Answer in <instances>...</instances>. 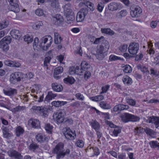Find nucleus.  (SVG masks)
I'll list each match as a JSON object with an SVG mask.
<instances>
[{
  "instance_id": "obj_46",
  "label": "nucleus",
  "mask_w": 159,
  "mask_h": 159,
  "mask_svg": "<svg viewBox=\"0 0 159 159\" xmlns=\"http://www.w3.org/2000/svg\"><path fill=\"white\" fill-rule=\"evenodd\" d=\"M123 71L125 73H130L131 72L132 69L131 67L128 65H126L124 67Z\"/></svg>"
},
{
  "instance_id": "obj_55",
  "label": "nucleus",
  "mask_w": 159,
  "mask_h": 159,
  "mask_svg": "<svg viewBox=\"0 0 159 159\" xmlns=\"http://www.w3.org/2000/svg\"><path fill=\"white\" fill-rule=\"evenodd\" d=\"M35 13L37 15L41 16L43 14V11L40 8L38 9L35 10Z\"/></svg>"
},
{
  "instance_id": "obj_32",
  "label": "nucleus",
  "mask_w": 159,
  "mask_h": 159,
  "mask_svg": "<svg viewBox=\"0 0 159 159\" xmlns=\"http://www.w3.org/2000/svg\"><path fill=\"white\" fill-rule=\"evenodd\" d=\"M67 102L62 101H53L52 102V104L56 107L61 106L66 104Z\"/></svg>"
},
{
  "instance_id": "obj_59",
  "label": "nucleus",
  "mask_w": 159,
  "mask_h": 159,
  "mask_svg": "<svg viewBox=\"0 0 159 159\" xmlns=\"http://www.w3.org/2000/svg\"><path fill=\"white\" fill-rule=\"evenodd\" d=\"M39 43V39L38 38H35L34 39L33 44V47L34 49H35L37 47L38 44Z\"/></svg>"
},
{
  "instance_id": "obj_34",
  "label": "nucleus",
  "mask_w": 159,
  "mask_h": 159,
  "mask_svg": "<svg viewBox=\"0 0 159 159\" xmlns=\"http://www.w3.org/2000/svg\"><path fill=\"white\" fill-rule=\"evenodd\" d=\"M101 31L102 33L108 34L111 35H113L115 33L110 28H102Z\"/></svg>"
},
{
  "instance_id": "obj_50",
  "label": "nucleus",
  "mask_w": 159,
  "mask_h": 159,
  "mask_svg": "<svg viewBox=\"0 0 159 159\" xmlns=\"http://www.w3.org/2000/svg\"><path fill=\"white\" fill-rule=\"evenodd\" d=\"M148 47L149 48V50H147L149 54H154L155 52L152 49V46L153 45L152 43H148Z\"/></svg>"
},
{
  "instance_id": "obj_40",
  "label": "nucleus",
  "mask_w": 159,
  "mask_h": 159,
  "mask_svg": "<svg viewBox=\"0 0 159 159\" xmlns=\"http://www.w3.org/2000/svg\"><path fill=\"white\" fill-rule=\"evenodd\" d=\"M144 129L146 134L149 136H152L155 134L154 131L149 128H146Z\"/></svg>"
},
{
  "instance_id": "obj_21",
  "label": "nucleus",
  "mask_w": 159,
  "mask_h": 159,
  "mask_svg": "<svg viewBox=\"0 0 159 159\" xmlns=\"http://www.w3.org/2000/svg\"><path fill=\"white\" fill-rule=\"evenodd\" d=\"M10 34L12 37L16 39H19L21 36L20 32L17 30H13L10 32Z\"/></svg>"
},
{
  "instance_id": "obj_8",
  "label": "nucleus",
  "mask_w": 159,
  "mask_h": 159,
  "mask_svg": "<svg viewBox=\"0 0 159 159\" xmlns=\"http://www.w3.org/2000/svg\"><path fill=\"white\" fill-rule=\"evenodd\" d=\"M122 120L125 122H127L129 121L136 122L139 121L140 118L133 115L126 113L125 116L122 118Z\"/></svg>"
},
{
  "instance_id": "obj_61",
  "label": "nucleus",
  "mask_w": 159,
  "mask_h": 159,
  "mask_svg": "<svg viewBox=\"0 0 159 159\" xmlns=\"http://www.w3.org/2000/svg\"><path fill=\"white\" fill-rule=\"evenodd\" d=\"M4 63L6 65H7L11 67H12L13 66V61H4Z\"/></svg>"
},
{
  "instance_id": "obj_60",
  "label": "nucleus",
  "mask_w": 159,
  "mask_h": 159,
  "mask_svg": "<svg viewBox=\"0 0 159 159\" xmlns=\"http://www.w3.org/2000/svg\"><path fill=\"white\" fill-rule=\"evenodd\" d=\"M75 71L76 67H72L70 69L69 72L70 75H73L75 74H76V72H75Z\"/></svg>"
},
{
  "instance_id": "obj_10",
  "label": "nucleus",
  "mask_w": 159,
  "mask_h": 159,
  "mask_svg": "<svg viewBox=\"0 0 159 159\" xmlns=\"http://www.w3.org/2000/svg\"><path fill=\"white\" fill-rule=\"evenodd\" d=\"M88 12V9L82 8L77 14L76 17L77 21L81 22L82 21L84 20L85 16L87 14Z\"/></svg>"
},
{
  "instance_id": "obj_36",
  "label": "nucleus",
  "mask_w": 159,
  "mask_h": 159,
  "mask_svg": "<svg viewBox=\"0 0 159 159\" xmlns=\"http://www.w3.org/2000/svg\"><path fill=\"white\" fill-rule=\"evenodd\" d=\"M99 105L100 107L103 109H109L111 108L110 105L106 102L101 101L100 102Z\"/></svg>"
},
{
  "instance_id": "obj_39",
  "label": "nucleus",
  "mask_w": 159,
  "mask_h": 159,
  "mask_svg": "<svg viewBox=\"0 0 159 159\" xmlns=\"http://www.w3.org/2000/svg\"><path fill=\"white\" fill-rule=\"evenodd\" d=\"M24 132V129L20 126L17 127L16 129V134L17 136H19L22 134Z\"/></svg>"
},
{
  "instance_id": "obj_25",
  "label": "nucleus",
  "mask_w": 159,
  "mask_h": 159,
  "mask_svg": "<svg viewBox=\"0 0 159 159\" xmlns=\"http://www.w3.org/2000/svg\"><path fill=\"white\" fill-rule=\"evenodd\" d=\"M52 20L53 22H54V24L57 25L62 22L64 20L63 18L61 15L57 14L55 16L53 17Z\"/></svg>"
},
{
  "instance_id": "obj_37",
  "label": "nucleus",
  "mask_w": 159,
  "mask_h": 159,
  "mask_svg": "<svg viewBox=\"0 0 159 159\" xmlns=\"http://www.w3.org/2000/svg\"><path fill=\"white\" fill-rule=\"evenodd\" d=\"M87 149L88 150H89L90 152H94V154L95 155L98 156L99 154V149L97 148L88 147Z\"/></svg>"
},
{
  "instance_id": "obj_9",
  "label": "nucleus",
  "mask_w": 159,
  "mask_h": 159,
  "mask_svg": "<svg viewBox=\"0 0 159 159\" xmlns=\"http://www.w3.org/2000/svg\"><path fill=\"white\" fill-rule=\"evenodd\" d=\"M139 48L138 43L135 42L131 43L128 48L129 52L131 55H136L139 50Z\"/></svg>"
},
{
  "instance_id": "obj_56",
  "label": "nucleus",
  "mask_w": 159,
  "mask_h": 159,
  "mask_svg": "<svg viewBox=\"0 0 159 159\" xmlns=\"http://www.w3.org/2000/svg\"><path fill=\"white\" fill-rule=\"evenodd\" d=\"M75 145L79 147L82 148L84 145V142L82 140H79L76 142Z\"/></svg>"
},
{
  "instance_id": "obj_35",
  "label": "nucleus",
  "mask_w": 159,
  "mask_h": 159,
  "mask_svg": "<svg viewBox=\"0 0 159 159\" xmlns=\"http://www.w3.org/2000/svg\"><path fill=\"white\" fill-rule=\"evenodd\" d=\"M56 96V95L53 93L52 92H49L48 93V95L44 99V101L48 102L49 101L51 100L52 98H54Z\"/></svg>"
},
{
  "instance_id": "obj_14",
  "label": "nucleus",
  "mask_w": 159,
  "mask_h": 159,
  "mask_svg": "<svg viewBox=\"0 0 159 159\" xmlns=\"http://www.w3.org/2000/svg\"><path fill=\"white\" fill-rule=\"evenodd\" d=\"M64 136L67 139H73L76 137L75 132H73L69 128H66L64 133Z\"/></svg>"
},
{
  "instance_id": "obj_62",
  "label": "nucleus",
  "mask_w": 159,
  "mask_h": 159,
  "mask_svg": "<svg viewBox=\"0 0 159 159\" xmlns=\"http://www.w3.org/2000/svg\"><path fill=\"white\" fill-rule=\"evenodd\" d=\"M91 76L90 72L89 71H87L86 70L85 71L84 75V77L85 79H88Z\"/></svg>"
},
{
  "instance_id": "obj_54",
  "label": "nucleus",
  "mask_w": 159,
  "mask_h": 159,
  "mask_svg": "<svg viewBox=\"0 0 159 159\" xmlns=\"http://www.w3.org/2000/svg\"><path fill=\"white\" fill-rule=\"evenodd\" d=\"M126 102L128 104L132 106H134L136 104V101L132 99H127Z\"/></svg>"
},
{
  "instance_id": "obj_26",
  "label": "nucleus",
  "mask_w": 159,
  "mask_h": 159,
  "mask_svg": "<svg viewBox=\"0 0 159 159\" xmlns=\"http://www.w3.org/2000/svg\"><path fill=\"white\" fill-rule=\"evenodd\" d=\"M35 138L37 141L41 143L48 140V138L45 135L42 134H38Z\"/></svg>"
},
{
  "instance_id": "obj_48",
  "label": "nucleus",
  "mask_w": 159,
  "mask_h": 159,
  "mask_svg": "<svg viewBox=\"0 0 159 159\" xmlns=\"http://www.w3.org/2000/svg\"><path fill=\"white\" fill-rule=\"evenodd\" d=\"M51 6L53 7H58L59 6V0H51Z\"/></svg>"
},
{
  "instance_id": "obj_23",
  "label": "nucleus",
  "mask_w": 159,
  "mask_h": 159,
  "mask_svg": "<svg viewBox=\"0 0 159 159\" xmlns=\"http://www.w3.org/2000/svg\"><path fill=\"white\" fill-rule=\"evenodd\" d=\"M3 92L5 94L10 96H13L17 93V90L16 89L11 88L7 90L4 89Z\"/></svg>"
},
{
  "instance_id": "obj_1",
  "label": "nucleus",
  "mask_w": 159,
  "mask_h": 159,
  "mask_svg": "<svg viewBox=\"0 0 159 159\" xmlns=\"http://www.w3.org/2000/svg\"><path fill=\"white\" fill-rule=\"evenodd\" d=\"M52 152L56 154L57 159L63 158L66 155H68L70 153V150L67 149H64V145L62 143H59L52 150Z\"/></svg>"
},
{
  "instance_id": "obj_31",
  "label": "nucleus",
  "mask_w": 159,
  "mask_h": 159,
  "mask_svg": "<svg viewBox=\"0 0 159 159\" xmlns=\"http://www.w3.org/2000/svg\"><path fill=\"white\" fill-rule=\"evenodd\" d=\"M122 81L125 84L127 85H130L132 83V79L127 75H125L123 77Z\"/></svg>"
},
{
  "instance_id": "obj_2",
  "label": "nucleus",
  "mask_w": 159,
  "mask_h": 159,
  "mask_svg": "<svg viewBox=\"0 0 159 159\" xmlns=\"http://www.w3.org/2000/svg\"><path fill=\"white\" fill-rule=\"evenodd\" d=\"M52 41V39L50 36H45L40 39L39 46L43 50L46 51L51 46Z\"/></svg>"
},
{
  "instance_id": "obj_30",
  "label": "nucleus",
  "mask_w": 159,
  "mask_h": 159,
  "mask_svg": "<svg viewBox=\"0 0 159 159\" xmlns=\"http://www.w3.org/2000/svg\"><path fill=\"white\" fill-rule=\"evenodd\" d=\"M127 13L126 10H122L116 13V17L118 18L121 19L122 17L125 16Z\"/></svg>"
},
{
  "instance_id": "obj_58",
  "label": "nucleus",
  "mask_w": 159,
  "mask_h": 159,
  "mask_svg": "<svg viewBox=\"0 0 159 159\" xmlns=\"http://www.w3.org/2000/svg\"><path fill=\"white\" fill-rule=\"evenodd\" d=\"M118 105L120 111L126 110L129 108V106L127 105L124 104H119Z\"/></svg>"
},
{
  "instance_id": "obj_52",
  "label": "nucleus",
  "mask_w": 159,
  "mask_h": 159,
  "mask_svg": "<svg viewBox=\"0 0 159 159\" xmlns=\"http://www.w3.org/2000/svg\"><path fill=\"white\" fill-rule=\"evenodd\" d=\"M52 126L49 124H47L45 126V129L48 133H51Z\"/></svg>"
},
{
  "instance_id": "obj_24",
  "label": "nucleus",
  "mask_w": 159,
  "mask_h": 159,
  "mask_svg": "<svg viewBox=\"0 0 159 159\" xmlns=\"http://www.w3.org/2000/svg\"><path fill=\"white\" fill-rule=\"evenodd\" d=\"M106 53L102 51V50L98 49L97 51V53L95 55L96 57L98 59L102 60L104 58L106 54Z\"/></svg>"
},
{
  "instance_id": "obj_43",
  "label": "nucleus",
  "mask_w": 159,
  "mask_h": 159,
  "mask_svg": "<svg viewBox=\"0 0 159 159\" xmlns=\"http://www.w3.org/2000/svg\"><path fill=\"white\" fill-rule=\"evenodd\" d=\"M109 59L111 61H115L119 60H123V58L114 55H111L109 57Z\"/></svg>"
},
{
  "instance_id": "obj_11",
  "label": "nucleus",
  "mask_w": 159,
  "mask_h": 159,
  "mask_svg": "<svg viewBox=\"0 0 159 159\" xmlns=\"http://www.w3.org/2000/svg\"><path fill=\"white\" fill-rule=\"evenodd\" d=\"M32 109L33 110L39 111L40 112V114L44 117H46L48 116V109L46 107L42 106H33Z\"/></svg>"
},
{
  "instance_id": "obj_42",
  "label": "nucleus",
  "mask_w": 159,
  "mask_h": 159,
  "mask_svg": "<svg viewBox=\"0 0 159 159\" xmlns=\"http://www.w3.org/2000/svg\"><path fill=\"white\" fill-rule=\"evenodd\" d=\"M63 71V68L61 66H59L55 68L54 71V73L56 75H58Z\"/></svg>"
},
{
  "instance_id": "obj_17",
  "label": "nucleus",
  "mask_w": 159,
  "mask_h": 159,
  "mask_svg": "<svg viewBox=\"0 0 159 159\" xmlns=\"http://www.w3.org/2000/svg\"><path fill=\"white\" fill-rule=\"evenodd\" d=\"M8 9L15 13L18 12L20 11L19 6L16 2L10 3L8 6Z\"/></svg>"
},
{
  "instance_id": "obj_27",
  "label": "nucleus",
  "mask_w": 159,
  "mask_h": 159,
  "mask_svg": "<svg viewBox=\"0 0 159 159\" xmlns=\"http://www.w3.org/2000/svg\"><path fill=\"white\" fill-rule=\"evenodd\" d=\"M51 86L52 89L56 92H61L63 89L62 86L57 83H52Z\"/></svg>"
},
{
  "instance_id": "obj_5",
  "label": "nucleus",
  "mask_w": 159,
  "mask_h": 159,
  "mask_svg": "<svg viewBox=\"0 0 159 159\" xmlns=\"http://www.w3.org/2000/svg\"><path fill=\"white\" fill-rule=\"evenodd\" d=\"M64 9V12L68 19L73 20L74 19L73 12L71 9V5L69 3L65 4L63 7Z\"/></svg>"
},
{
  "instance_id": "obj_44",
  "label": "nucleus",
  "mask_w": 159,
  "mask_h": 159,
  "mask_svg": "<svg viewBox=\"0 0 159 159\" xmlns=\"http://www.w3.org/2000/svg\"><path fill=\"white\" fill-rule=\"evenodd\" d=\"M121 132V128L118 126H116L113 130V134L115 136H117L118 134Z\"/></svg>"
},
{
  "instance_id": "obj_19",
  "label": "nucleus",
  "mask_w": 159,
  "mask_h": 159,
  "mask_svg": "<svg viewBox=\"0 0 159 159\" xmlns=\"http://www.w3.org/2000/svg\"><path fill=\"white\" fill-rule=\"evenodd\" d=\"M93 4L91 2H81L79 4V6L81 7H84L85 6L89 8L91 11H93L94 10V7Z\"/></svg>"
},
{
  "instance_id": "obj_3",
  "label": "nucleus",
  "mask_w": 159,
  "mask_h": 159,
  "mask_svg": "<svg viewBox=\"0 0 159 159\" xmlns=\"http://www.w3.org/2000/svg\"><path fill=\"white\" fill-rule=\"evenodd\" d=\"M130 15L132 18H137L140 16L142 11L139 6L132 5L130 8Z\"/></svg>"
},
{
  "instance_id": "obj_29",
  "label": "nucleus",
  "mask_w": 159,
  "mask_h": 159,
  "mask_svg": "<svg viewBox=\"0 0 159 159\" xmlns=\"http://www.w3.org/2000/svg\"><path fill=\"white\" fill-rule=\"evenodd\" d=\"M90 124L92 127L96 131L98 130L100 128L99 123L96 120H92L90 122Z\"/></svg>"
},
{
  "instance_id": "obj_18",
  "label": "nucleus",
  "mask_w": 159,
  "mask_h": 159,
  "mask_svg": "<svg viewBox=\"0 0 159 159\" xmlns=\"http://www.w3.org/2000/svg\"><path fill=\"white\" fill-rule=\"evenodd\" d=\"M148 120L149 123L154 124L157 128L159 127V117L154 116L150 117L148 118Z\"/></svg>"
},
{
  "instance_id": "obj_45",
  "label": "nucleus",
  "mask_w": 159,
  "mask_h": 159,
  "mask_svg": "<svg viewBox=\"0 0 159 159\" xmlns=\"http://www.w3.org/2000/svg\"><path fill=\"white\" fill-rule=\"evenodd\" d=\"M127 46L126 44H122L119 47V50L121 52H125L127 49Z\"/></svg>"
},
{
  "instance_id": "obj_57",
  "label": "nucleus",
  "mask_w": 159,
  "mask_h": 159,
  "mask_svg": "<svg viewBox=\"0 0 159 159\" xmlns=\"http://www.w3.org/2000/svg\"><path fill=\"white\" fill-rule=\"evenodd\" d=\"M104 7V4H102V2H101L98 4L97 6V9L100 12H101L102 11Z\"/></svg>"
},
{
  "instance_id": "obj_38",
  "label": "nucleus",
  "mask_w": 159,
  "mask_h": 159,
  "mask_svg": "<svg viewBox=\"0 0 159 159\" xmlns=\"http://www.w3.org/2000/svg\"><path fill=\"white\" fill-rule=\"evenodd\" d=\"M104 99V97L102 95H99L94 97H93L90 98V99L94 101H100Z\"/></svg>"
},
{
  "instance_id": "obj_13",
  "label": "nucleus",
  "mask_w": 159,
  "mask_h": 159,
  "mask_svg": "<svg viewBox=\"0 0 159 159\" xmlns=\"http://www.w3.org/2000/svg\"><path fill=\"white\" fill-rule=\"evenodd\" d=\"M8 156L16 159H22L23 156L21 154L15 150L10 149L7 152Z\"/></svg>"
},
{
  "instance_id": "obj_4",
  "label": "nucleus",
  "mask_w": 159,
  "mask_h": 159,
  "mask_svg": "<svg viewBox=\"0 0 159 159\" xmlns=\"http://www.w3.org/2000/svg\"><path fill=\"white\" fill-rule=\"evenodd\" d=\"M11 41V38L10 36H7L5 37L0 41V48L4 52H7L9 48L8 45Z\"/></svg>"
},
{
  "instance_id": "obj_33",
  "label": "nucleus",
  "mask_w": 159,
  "mask_h": 159,
  "mask_svg": "<svg viewBox=\"0 0 159 159\" xmlns=\"http://www.w3.org/2000/svg\"><path fill=\"white\" fill-rule=\"evenodd\" d=\"M64 82L66 84H73L75 81V79L72 77H68L64 79Z\"/></svg>"
},
{
  "instance_id": "obj_63",
  "label": "nucleus",
  "mask_w": 159,
  "mask_h": 159,
  "mask_svg": "<svg viewBox=\"0 0 159 159\" xmlns=\"http://www.w3.org/2000/svg\"><path fill=\"white\" fill-rule=\"evenodd\" d=\"M1 23L7 27L9 24V21L6 19H4L2 22Z\"/></svg>"
},
{
  "instance_id": "obj_51",
  "label": "nucleus",
  "mask_w": 159,
  "mask_h": 159,
  "mask_svg": "<svg viewBox=\"0 0 159 159\" xmlns=\"http://www.w3.org/2000/svg\"><path fill=\"white\" fill-rule=\"evenodd\" d=\"M110 87V86L108 85H107L102 87L101 89L102 91L100 93L102 94L106 93L109 88Z\"/></svg>"
},
{
  "instance_id": "obj_41",
  "label": "nucleus",
  "mask_w": 159,
  "mask_h": 159,
  "mask_svg": "<svg viewBox=\"0 0 159 159\" xmlns=\"http://www.w3.org/2000/svg\"><path fill=\"white\" fill-rule=\"evenodd\" d=\"M149 144L152 148H155L157 147L159 149V143L157 141H151L150 142Z\"/></svg>"
},
{
  "instance_id": "obj_53",
  "label": "nucleus",
  "mask_w": 159,
  "mask_h": 159,
  "mask_svg": "<svg viewBox=\"0 0 159 159\" xmlns=\"http://www.w3.org/2000/svg\"><path fill=\"white\" fill-rule=\"evenodd\" d=\"M103 36H101L100 38H96L95 40L93 43V44H97L99 43L102 42L103 40H105Z\"/></svg>"
},
{
  "instance_id": "obj_15",
  "label": "nucleus",
  "mask_w": 159,
  "mask_h": 159,
  "mask_svg": "<svg viewBox=\"0 0 159 159\" xmlns=\"http://www.w3.org/2000/svg\"><path fill=\"white\" fill-rule=\"evenodd\" d=\"M9 127L3 126L2 128L3 137L7 139H10L12 136V133L10 130Z\"/></svg>"
},
{
  "instance_id": "obj_28",
  "label": "nucleus",
  "mask_w": 159,
  "mask_h": 159,
  "mask_svg": "<svg viewBox=\"0 0 159 159\" xmlns=\"http://www.w3.org/2000/svg\"><path fill=\"white\" fill-rule=\"evenodd\" d=\"M54 43L56 44H60L62 41V39L58 33H54Z\"/></svg>"
},
{
  "instance_id": "obj_16",
  "label": "nucleus",
  "mask_w": 159,
  "mask_h": 159,
  "mask_svg": "<svg viewBox=\"0 0 159 159\" xmlns=\"http://www.w3.org/2000/svg\"><path fill=\"white\" fill-rule=\"evenodd\" d=\"M110 45L106 39L103 40L101 45L99 46L98 48L102 50V51L106 52L109 49Z\"/></svg>"
},
{
  "instance_id": "obj_64",
  "label": "nucleus",
  "mask_w": 159,
  "mask_h": 159,
  "mask_svg": "<svg viewBox=\"0 0 159 159\" xmlns=\"http://www.w3.org/2000/svg\"><path fill=\"white\" fill-rule=\"evenodd\" d=\"M76 97L78 99L81 100H83L84 98V97L80 93H77L76 94Z\"/></svg>"
},
{
  "instance_id": "obj_12",
  "label": "nucleus",
  "mask_w": 159,
  "mask_h": 159,
  "mask_svg": "<svg viewBox=\"0 0 159 159\" xmlns=\"http://www.w3.org/2000/svg\"><path fill=\"white\" fill-rule=\"evenodd\" d=\"M65 113L64 111H60L57 112L53 115V119L56 120L58 123H61L63 122L64 120Z\"/></svg>"
},
{
  "instance_id": "obj_7",
  "label": "nucleus",
  "mask_w": 159,
  "mask_h": 159,
  "mask_svg": "<svg viewBox=\"0 0 159 159\" xmlns=\"http://www.w3.org/2000/svg\"><path fill=\"white\" fill-rule=\"evenodd\" d=\"M23 78V75L20 72H16L12 73L10 75V80L11 83L15 84L18 81L21 80Z\"/></svg>"
},
{
  "instance_id": "obj_22",
  "label": "nucleus",
  "mask_w": 159,
  "mask_h": 159,
  "mask_svg": "<svg viewBox=\"0 0 159 159\" xmlns=\"http://www.w3.org/2000/svg\"><path fill=\"white\" fill-rule=\"evenodd\" d=\"M119 3L114 2L110 3L108 5V9L111 11H114L117 10L119 8Z\"/></svg>"
},
{
  "instance_id": "obj_6",
  "label": "nucleus",
  "mask_w": 159,
  "mask_h": 159,
  "mask_svg": "<svg viewBox=\"0 0 159 159\" xmlns=\"http://www.w3.org/2000/svg\"><path fill=\"white\" fill-rule=\"evenodd\" d=\"M90 65L85 61H83L81 65V67L76 66V74L79 75H82L84 72L90 68Z\"/></svg>"
},
{
  "instance_id": "obj_20",
  "label": "nucleus",
  "mask_w": 159,
  "mask_h": 159,
  "mask_svg": "<svg viewBox=\"0 0 159 159\" xmlns=\"http://www.w3.org/2000/svg\"><path fill=\"white\" fill-rule=\"evenodd\" d=\"M28 124L34 128H38L40 125L39 121L36 119H30L28 121Z\"/></svg>"
},
{
  "instance_id": "obj_49",
  "label": "nucleus",
  "mask_w": 159,
  "mask_h": 159,
  "mask_svg": "<svg viewBox=\"0 0 159 159\" xmlns=\"http://www.w3.org/2000/svg\"><path fill=\"white\" fill-rule=\"evenodd\" d=\"M39 146V145L37 144L33 143L30 145L29 148L30 149L34 151L35 150L38 148Z\"/></svg>"
},
{
  "instance_id": "obj_47",
  "label": "nucleus",
  "mask_w": 159,
  "mask_h": 159,
  "mask_svg": "<svg viewBox=\"0 0 159 159\" xmlns=\"http://www.w3.org/2000/svg\"><path fill=\"white\" fill-rule=\"evenodd\" d=\"M24 39L25 42H27V43L32 42L33 40V38L28 35H25L24 36Z\"/></svg>"
}]
</instances>
